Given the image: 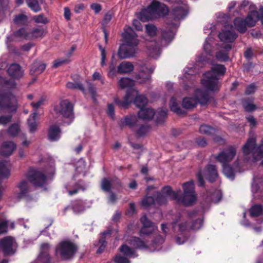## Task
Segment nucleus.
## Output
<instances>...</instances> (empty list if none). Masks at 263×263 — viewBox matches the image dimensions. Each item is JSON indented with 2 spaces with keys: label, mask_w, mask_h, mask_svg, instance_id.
<instances>
[{
  "label": "nucleus",
  "mask_w": 263,
  "mask_h": 263,
  "mask_svg": "<svg viewBox=\"0 0 263 263\" xmlns=\"http://www.w3.org/2000/svg\"><path fill=\"white\" fill-rule=\"evenodd\" d=\"M46 68V65L40 61H35L31 66L30 73L31 74H39L43 72Z\"/></svg>",
  "instance_id": "cd10ccee"
},
{
  "label": "nucleus",
  "mask_w": 263,
  "mask_h": 263,
  "mask_svg": "<svg viewBox=\"0 0 263 263\" xmlns=\"http://www.w3.org/2000/svg\"><path fill=\"white\" fill-rule=\"evenodd\" d=\"M115 261L117 263H129L128 259L120 255H117L115 256Z\"/></svg>",
  "instance_id": "69168bd1"
},
{
  "label": "nucleus",
  "mask_w": 263,
  "mask_h": 263,
  "mask_svg": "<svg viewBox=\"0 0 263 263\" xmlns=\"http://www.w3.org/2000/svg\"><path fill=\"white\" fill-rule=\"evenodd\" d=\"M17 100L12 94H4L0 90V108L9 112H15L17 109Z\"/></svg>",
  "instance_id": "f8f14e48"
},
{
  "label": "nucleus",
  "mask_w": 263,
  "mask_h": 263,
  "mask_svg": "<svg viewBox=\"0 0 263 263\" xmlns=\"http://www.w3.org/2000/svg\"><path fill=\"white\" fill-rule=\"evenodd\" d=\"M38 259L43 263H52L51 258L49 254H40Z\"/></svg>",
  "instance_id": "13d9d810"
},
{
  "label": "nucleus",
  "mask_w": 263,
  "mask_h": 263,
  "mask_svg": "<svg viewBox=\"0 0 263 263\" xmlns=\"http://www.w3.org/2000/svg\"><path fill=\"white\" fill-rule=\"evenodd\" d=\"M150 78L149 74H145L144 71H142L140 74L136 76V79L138 81L139 83H143L146 81L148 80Z\"/></svg>",
  "instance_id": "5fc2aeb1"
},
{
  "label": "nucleus",
  "mask_w": 263,
  "mask_h": 263,
  "mask_svg": "<svg viewBox=\"0 0 263 263\" xmlns=\"http://www.w3.org/2000/svg\"><path fill=\"white\" fill-rule=\"evenodd\" d=\"M30 39V33L29 29L27 28H21L16 32H15L12 35L7 37V42H13L17 40Z\"/></svg>",
  "instance_id": "aec40b11"
},
{
  "label": "nucleus",
  "mask_w": 263,
  "mask_h": 263,
  "mask_svg": "<svg viewBox=\"0 0 263 263\" xmlns=\"http://www.w3.org/2000/svg\"><path fill=\"white\" fill-rule=\"evenodd\" d=\"M131 244L135 247L139 249H144L146 248V245L144 242L142 241L139 238L134 237L131 240Z\"/></svg>",
  "instance_id": "c03bdc74"
},
{
  "label": "nucleus",
  "mask_w": 263,
  "mask_h": 263,
  "mask_svg": "<svg viewBox=\"0 0 263 263\" xmlns=\"http://www.w3.org/2000/svg\"><path fill=\"white\" fill-rule=\"evenodd\" d=\"M9 74L14 78H19L23 75V71L17 64H11L8 69Z\"/></svg>",
  "instance_id": "b1692460"
},
{
  "label": "nucleus",
  "mask_w": 263,
  "mask_h": 263,
  "mask_svg": "<svg viewBox=\"0 0 263 263\" xmlns=\"http://www.w3.org/2000/svg\"><path fill=\"white\" fill-rule=\"evenodd\" d=\"M197 214L194 211L189 213L187 218L178 224L179 231L183 232L199 229L202 224V219L198 217Z\"/></svg>",
  "instance_id": "423d86ee"
},
{
  "label": "nucleus",
  "mask_w": 263,
  "mask_h": 263,
  "mask_svg": "<svg viewBox=\"0 0 263 263\" xmlns=\"http://www.w3.org/2000/svg\"><path fill=\"white\" fill-rule=\"evenodd\" d=\"M11 119L12 116L11 115L0 116V124L3 125H6L11 121Z\"/></svg>",
  "instance_id": "e2e57ef3"
},
{
  "label": "nucleus",
  "mask_w": 263,
  "mask_h": 263,
  "mask_svg": "<svg viewBox=\"0 0 263 263\" xmlns=\"http://www.w3.org/2000/svg\"><path fill=\"white\" fill-rule=\"evenodd\" d=\"M14 240L11 237H6L0 241V247L5 255L12 254L14 253L12 247Z\"/></svg>",
  "instance_id": "6ab92c4d"
},
{
  "label": "nucleus",
  "mask_w": 263,
  "mask_h": 263,
  "mask_svg": "<svg viewBox=\"0 0 263 263\" xmlns=\"http://www.w3.org/2000/svg\"><path fill=\"white\" fill-rule=\"evenodd\" d=\"M200 133L206 135H211L215 133V130L213 127L206 125H201L199 128Z\"/></svg>",
  "instance_id": "de8ad7c7"
},
{
  "label": "nucleus",
  "mask_w": 263,
  "mask_h": 263,
  "mask_svg": "<svg viewBox=\"0 0 263 263\" xmlns=\"http://www.w3.org/2000/svg\"><path fill=\"white\" fill-rule=\"evenodd\" d=\"M154 1L145 9H143L140 14V18L143 21L152 20L157 17Z\"/></svg>",
  "instance_id": "dca6fc26"
},
{
  "label": "nucleus",
  "mask_w": 263,
  "mask_h": 263,
  "mask_svg": "<svg viewBox=\"0 0 263 263\" xmlns=\"http://www.w3.org/2000/svg\"><path fill=\"white\" fill-rule=\"evenodd\" d=\"M29 182L34 186H41L46 182V177L42 172L32 170H31L27 175Z\"/></svg>",
  "instance_id": "4468645a"
},
{
  "label": "nucleus",
  "mask_w": 263,
  "mask_h": 263,
  "mask_svg": "<svg viewBox=\"0 0 263 263\" xmlns=\"http://www.w3.org/2000/svg\"><path fill=\"white\" fill-rule=\"evenodd\" d=\"M72 209L76 213H79L84 211L85 209V205L82 201H76L73 204Z\"/></svg>",
  "instance_id": "4c0bfd02"
},
{
  "label": "nucleus",
  "mask_w": 263,
  "mask_h": 263,
  "mask_svg": "<svg viewBox=\"0 0 263 263\" xmlns=\"http://www.w3.org/2000/svg\"><path fill=\"white\" fill-rule=\"evenodd\" d=\"M33 20L37 23L46 24L48 22L47 18L42 14L34 16Z\"/></svg>",
  "instance_id": "052dcab7"
},
{
  "label": "nucleus",
  "mask_w": 263,
  "mask_h": 263,
  "mask_svg": "<svg viewBox=\"0 0 263 263\" xmlns=\"http://www.w3.org/2000/svg\"><path fill=\"white\" fill-rule=\"evenodd\" d=\"M216 57L218 60L220 61H226L229 59L228 53L225 51H219L218 52Z\"/></svg>",
  "instance_id": "680f3d73"
},
{
  "label": "nucleus",
  "mask_w": 263,
  "mask_h": 263,
  "mask_svg": "<svg viewBox=\"0 0 263 263\" xmlns=\"http://www.w3.org/2000/svg\"><path fill=\"white\" fill-rule=\"evenodd\" d=\"M20 130V127L17 124L11 125L8 129L7 132L11 137H16Z\"/></svg>",
  "instance_id": "37998d69"
},
{
  "label": "nucleus",
  "mask_w": 263,
  "mask_h": 263,
  "mask_svg": "<svg viewBox=\"0 0 263 263\" xmlns=\"http://www.w3.org/2000/svg\"><path fill=\"white\" fill-rule=\"evenodd\" d=\"M136 120L135 116L126 117L123 121H121V126L128 125L132 127L133 125L134 122Z\"/></svg>",
  "instance_id": "3c124183"
},
{
  "label": "nucleus",
  "mask_w": 263,
  "mask_h": 263,
  "mask_svg": "<svg viewBox=\"0 0 263 263\" xmlns=\"http://www.w3.org/2000/svg\"><path fill=\"white\" fill-rule=\"evenodd\" d=\"M17 187L20 190V193H17L16 197L18 200L25 197L30 191V186L28 182L25 180H21L17 185Z\"/></svg>",
  "instance_id": "412c9836"
},
{
  "label": "nucleus",
  "mask_w": 263,
  "mask_h": 263,
  "mask_svg": "<svg viewBox=\"0 0 263 263\" xmlns=\"http://www.w3.org/2000/svg\"><path fill=\"white\" fill-rule=\"evenodd\" d=\"M183 194L179 196L178 194L177 202L186 206L193 204L196 200V195L194 191V184L193 181H190L182 184Z\"/></svg>",
  "instance_id": "1a4fd4ad"
},
{
  "label": "nucleus",
  "mask_w": 263,
  "mask_h": 263,
  "mask_svg": "<svg viewBox=\"0 0 263 263\" xmlns=\"http://www.w3.org/2000/svg\"><path fill=\"white\" fill-rule=\"evenodd\" d=\"M223 165V174L228 177L231 179L234 178V172L232 168L228 165V164Z\"/></svg>",
  "instance_id": "49530a36"
},
{
  "label": "nucleus",
  "mask_w": 263,
  "mask_h": 263,
  "mask_svg": "<svg viewBox=\"0 0 263 263\" xmlns=\"http://www.w3.org/2000/svg\"><path fill=\"white\" fill-rule=\"evenodd\" d=\"M174 32L170 29L162 30L161 43L152 47H148L149 55L154 59H157L160 54V46H165L170 43L174 37Z\"/></svg>",
  "instance_id": "9b49d317"
},
{
  "label": "nucleus",
  "mask_w": 263,
  "mask_h": 263,
  "mask_svg": "<svg viewBox=\"0 0 263 263\" xmlns=\"http://www.w3.org/2000/svg\"><path fill=\"white\" fill-rule=\"evenodd\" d=\"M187 14V6L185 4L181 3H175L173 5V14L177 19H181Z\"/></svg>",
  "instance_id": "a211bd4d"
},
{
  "label": "nucleus",
  "mask_w": 263,
  "mask_h": 263,
  "mask_svg": "<svg viewBox=\"0 0 263 263\" xmlns=\"http://www.w3.org/2000/svg\"><path fill=\"white\" fill-rule=\"evenodd\" d=\"M118 85L121 88H129L135 85V81L127 78H122L118 82Z\"/></svg>",
  "instance_id": "2f4dec72"
},
{
  "label": "nucleus",
  "mask_w": 263,
  "mask_h": 263,
  "mask_svg": "<svg viewBox=\"0 0 263 263\" xmlns=\"http://www.w3.org/2000/svg\"><path fill=\"white\" fill-rule=\"evenodd\" d=\"M242 105L245 110L249 112L254 111L257 108L256 106L253 103V101L247 99L243 100Z\"/></svg>",
  "instance_id": "58836bf2"
},
{
  "label": "nucleus",
  "mask_w": 263,
  "mask_h": 263,
  "mask_svg": "<svg viewBox=\"0 0 263 263\" xmlns=\"http://www.w3.org/2000/svg\"><path fill=\"white\" fill-rule=\"evenodd\" d=\"M150 130V127L147 125H142L137 130L136 133L138 136L142 137L144 136Z\"/></svg>",
  "instance_id": "864d4df0"
},
{
  "label": "nucleus",
  "mask_w": 263,
  "mask_h": 263,
  "mask_svg": "<svg viewBox=\"0 0 263 263\" xmlns=\"http://www.w3.org/2000/svg\"><path fill=\"white\" fill-rule=\"evenodd\" d=\"M146 32L150 36H154L156 34L157 29L153 24H149L145 25Z\"/></svg>",
  "instance_id": "a18cd8bd"
},
{
  "label": "nucleus",
  "mask_w": 263,
  "mask_h": 263,
  "mask_svg": "<svg viewBox=\"0 0 263 263\" xmlns=\"http://www.w3.org/2000/svg\"><path fill=\"white\" fill-rule=\"evenodd\" d=\"M261 206L259 205H255L251 208L250 215L252 217H257L261 214Z\"/></svg>",
  "instance_id": "603ef678"
},
{
  "label": "nucleus",
  "mask_w": 263,
  "mask_h": 263,
  "mask_svg": "<svg viewBox=\"0 0 263 263\" xmlns=\"http://www.w3.org/2000/svg\"><path fill=\"white\" fill-rule=\"evenodd\" d=\"M205 175L210 182H213L218 177V173L216 166L213 165H209L205 170Z\"/></svg>",
  "instance_id": "a878e982"
},
{
  "label": "nucleus",
  "mask_w": 263,
  "mask_h": 263,
  "mask_svg": "<svg viewBox=\"0 0 263 263\" xmlns=\"http://www.w3.org/2000/svg\"><path fill=\"white\" fill-rule=\"evenodd\" d=\"M180 192V191H177V192H173L170 186H166L163 187L161 192L159 193L164 195L168 198L174 199L177 201V199H178V194Z\"/></svg>",
  "instance_id": "c756f323"
},
{
  "label": "nucleus",
  "mask_w": 263,
  "mask_h": 263,
  "mask_svg": "<svg viewBox=\"0 0 263 263\" xmlns=\"http://www.w3.org/2000/svg\"><path fill=\"white\" fill-rule=\"evenodd\" d=\"M110 231H107L102 234V235L99 241V243L100 245L98 250L97 251V253H101L104 250L106 246V241L105 239V235H110Z\"/></svg>",
  "instance_id": "e433bc0d"
},
{
  "label": "nucleus",
  "mask_w": 263,
  "mask_h": 263,
  "mask_svg": "<svg viewBox=\"0 0 263 263\" xmlns=\"http://www.w3.org/2000/svg\"><path fill=\"white\" fill-rule=\"evenodd\" d=\"M50 248V245L49 243H43L41 246V253L40 254H48L47 253L48 250Z\"/></svg>",
  "instance_id": "774afa93"
},
{
  "label": "nucleus",
  "mask_w": 263,
  "mask_h": 263,
  "mask_svg": "<svg viewBox=\"0 0 263 263\" xmlns=\"http://www.w3.org/2000/svg\"><path fill=\"white\" fill-rule=\"evenodd\" d=\"M170 107L171 110L176 113L178 115H183L185 112L184 110L180 108L179 106L178 103L176 101V100L174 98H172L170 101Z\"/></svg>",
  "instance_id": "72a5a7b5"
},
{
  "label": "nucleus",
  "mask_w": 263,
  "mask_h": 263,
  "mask_svg": "<svg viewBox=\"0 0 263 263\" xmlns=\"http://www.w3.org/2000/svg\"><path fill=\"white\" fill-rule=\"evenodd\" d=\"M78 250L77 245L70 241H63L56 247L55 254L63 260H69L73 257Z\"/></svg>",
  "instance_id": "0eeeda50"
},
{
  "label": "nucleus",
  "mask_w": 263,
  "mask_h": 263,
  "mask_svg": "<svg viewBox=\"0 0 263 263\" xmlns=\"http://www.w3.org/2000/svg\"><path fill=\"white\" fill-rule=\"evenodd\" d=\"M132 101H134V104L140 108L144 106L147 102L146 98L144 96L138 95V91L134 89L128 90L123 101H121L119 99L115 100L117 104L124 108H127Z\"/></svg>",
  "instance_id": "39448f33"
},
{
  "label": "nucleus",
  "mask_w": 263,
  "mask_h": 263,
  "mask_svg": "<svg viewBox=\"0 0 263 263\" xmlns=\"http://www.w3.org/2000/svg\"><path fill=\"white\" fill-rule=\"evenodd\" d=\"M85 164L84 161L80 160L78 162L77 167H76V171L78 173H81L83 172V170L85 168Z\"/></svg>",
  "instance_id": "338daca9"
},
{
  "label": "nucleus",
  "mask_w": 263,
  "mask_h": 263,
  "mask_svg": "<svg viewBox=\"0 0 263 263\" xmlns=\"http://www.w3.org/2000/svg\"><path fill=\"white\" fill-rule=\"evenodd\" d=\"M120 250L126 256L133 257L137 256L135 255V251L126 245H122Z\"/></svg>",
  "instance_id": "79ce46f5"
},
{
  "label": "nucleus",
  "mask_w": 263,
  "mask_h": 263,
  "mask_svg": "<svg viewBox=\"0 0 263 263\" xmlns=\"http://www.w3.org/2000/svg\"><path fill=\"white\" fill-rule=\"evenodd\" d=\"M155 198L156 200V204L157 203L159 204H165L167 202V199H168V197L158 193L155 195Z\"/></svg>",
  "instance_id": "8fccbe9b"
},
{
  "label": "nucleus",
  "mask_w": 263,
  "mask_h": 263,
  "mask_svg": "<svg viewBox=\"0 0 263 263\" xmlns=\"http://www.w3.org/2000/svg\"><path fill=\"white\" fill-rule=\"evenodd\" d=\"M218 36L221 41L227 42H233L237 37V34L232 30L231 26H226L223 30L219 33Z\"/></svg>",
  "instance_id": "2eb2a0df"
},
{
  "label": "nucleus",
  "mask_w": 263,
  "mask_h": 263,
  "mask_svg": "<svg viewBox=\"0 0 263 263\" xmlns=\"http://www.w3.org/2000/svg\"><path fill=\"white\" fill-rule=\"evenodd\" d=\"M155 115V112L151 108H140V110L138 112V117L139 118L143 120H150L153 118Z\"/></svg>",
  "instance_id": "bb28decb"
},
{
  "label": "nucleus",
  "mask_w": 263,
  "mask_h": 263,
  "mask_svg": "<svg viewBox=\"0 0 263 263\" xmlns=\"http://www.w3.org/2000/svg\"><path fill=\"white\" fill-rule=\"evenodd\" d=\"M45 99L44 98H41L37 102H31V105L33 109V112H37V109L42 105L44 104Z\"/></svg>",
  "instance_id": "4d7b16f0"
},
{
  "label": "nucleus",
  "mask_w": 263,
  "mask_h": 263,
  "mask_svg": "<svg viewBox=\"0 0 263 263\" xmlns=\"http://www.w3.org/2000/svg\"><path fill=\"white\" fill-rule=\"evenodd\" d=\"M255 138H249L242 148L243 155L247 159L252 158L254 161L261 159L263 157V143L259 146L256 144Z\"/></svg>",
  "instance_id": "20e7f679"
},
{
  "label": "nucleus",
  "mask_w": 263,
  "mask_h": 263,
  "mask_svg": "<svg viewBox=\"0 0 263 263\" xmlns=\"http://www.w3.org/2000/svg\"><path fill=\"white\" fill-rule=\"evenodd\" d=\"M10 174V170L6 163L0 162V179L8 178Z\"/></svg>",
  "instance_id": "473e14b6"
},
{
  "label": "nucleus",
  "mask_w": 263,
  "mask_h": 263,
  "mask_svg": "<svg viewBox=\"0 0 263 263\" xmlns=\"http://www.w3.org/2000/svg\"><path fill=\"white\" fill-rule=\"evenodd\" d=\"M226 72V68L220 64L214 65L211 70L206 72L202 80V84L208 90H216L219 88L218 76L223 75Z\"/></svg>",
  "instance_id": "7ed1b4c3"
},
{
  "label": "nucleus",
  "mask_w": 263,
  "mask_h": 263,
  "mask_svg": "<svg viewBox=\"0 0 263 263\" xmlns=\"http://www.w3.org/2000/svg\"><path fill=\"white\" fill-rule=\"evenodd\" d=\"M122 36L125 43L120 47L118 53L119 57L123 59L134 56L136 46L139 44L137 35L130 27L126 26Z\"/></svg>",
  "instance_id": "f257e3e1"
},
{
  "label": "nucleus",
  "mask_w": 263,
  "mask_h": 263,
  "mask_svg": "<svg viewBox=\"0 0 263 263\" xmlns=\"http://www.w3.org/2000/svg\"><path fill=\"white\" fill-rule=\"evenodd\" d=\"M195 96L196 98L187 97L183 99L182 105L184 108L192 109L198 103L203 105L206 104L209 100V95L205 90L197 89L195 92Z\"/></svg>",
  "instance_id": "6e6552de"
},
{
  "label": "nucleus",
  "mask_w": 263,
  "mask_h": 263,
  "mask_svg": "<svg viewBox=\"0 0 263 263\" xmlns=\"http://www.w3.org/2000/svg\"><path fill=\"white\" fill-rule=\"evenodd\" d=\"M61 133L59 126L56 124L51 125L48 130V138L52 141H57L60 139Z\"/></svg>",
  "instance_id": "5701e85b"
},
{
  "label": "nucleus",
  "mask_w": 263,
  "mask_h": 263,
  "mask_svg": "<svg viewBox=\"0 0 263 263\" xmlns=\"http://www.w3.org/2000/svg\"><path fill=\"white\" fill-rule=\"evenodd\" d=\"M134 70V65L129 62H122L117 68V72L119 74H125L132 72Z\"/></svg>",
  "instance_id": "393cba45"
},
{
  "label": "nucleus",
  "mask_w": 263,
  "mask_h": 263,
  "mask_svg": "<svg viewBox=\"0 0 263 263\" xmlns=\"http://www.w3.org/2000/svg\"><path fill=\"white\" fill-rule=\"evenodd\" d=\"M28 7L35 12L40 11L41 10L37 0H26Z\"/></svg>",
  "instance_id": "c9c22d12"
},
{
  "label": "nucleus",
  "mask_w": 263,
  "mask_h": 263,
  "mask_svg": "<svg viewBox=\"0 0 263 263\" xmlns=\"http://www.w3.org/2000/svg\"><path fill=\"white\" fill-rule=\"evenodd\" d=\"M67 87L71 89H78L84 92V88L82 85L80 83L77 82H68L67 84Z\"/></svg>",
  "instance_id": "6e6d98bb"
},
{
  "label": "nucleus",
  "mask_w": 263,
  "mask_h": 263,
  "mask_svg": "<svg viewBox=\"0 0 263 263\" xmlns=\"http://www.w3.org/2000/svg\"><path fill=\"white\" fill-rule=\"evenodd\" d=\"M141 221L143 225L140 231L141 236H143L145 235H149L157 229L155 225L148 220L146 216H143L141 218Z\"/></svg>",
  "instance_id": "f3484780"
},
{
  "label": "nucleus",
  "mask_w": 263,
  "mask_h": 263,
  "mask_svg": "<svg viewBox=\"0 0 263 263\" xmlns=\"http://www.w3.org/2000/svg\"><path fill=\"white\" fill-rule=\"evenodd\" d=\"M30 39H35L42 37L45 33V30L43 28H33L29 29Z\"/></svg>",
  "instance_id": "f704fd0d"
},
{
  "label": "nucleus",
  "mask_w": 263,
  "mask_h": 263,
  "mask_svg": "<svg viewBox=\"0 0 263 263\" xmlns=\"http://www.w3.org/2000/svg\"><path fill=\"white\" fill-rule=\"evenodd\" d=\"M88 92L91 96L92 99L94 101H96V88L91 84H88Z\"/></svg>",
  "instance_id": "0e129e2a"
},
{
  "label": "nucleus",
  "mask_w": 263,
  "mask_h": 263,
  "mask_svg": "<svg viewBox=\"0 0 263 263\" xmlns=\"http://www.w3.org/2000/svg\"><path fill=\"white\" fill-rule=\"evenodd\" d=\"M154 1L157 16H164L168 14V8L165 5L156 1Z\"/></svg>",
  "instance_id": "7c9ffc66"
},
{
  "label": "nucleus",
  "mask_w": 263,
  "mask_h": 263,
  "mask_svg": "<svg viewBox=\"0 0 263 263\" xmlns=\"http://www.w3.org/2000/svg\"><path fill=\"white\" fill-rule=\"evenodd\" d=\"M153 204H156V200L152 196H146L141 201V205L147 208Z\"/></svg>",
  "instance_id": "a19ab883"
},
{
  "label": "nucleus",
  "mask_w": 263,
  "mask_h": 263,
  "mask_svg": "<svg viewBox=\"0 0 263 263\" xmlns=\"http://www.w3.org/2000/svg\"><path fill=\"white\" fill-rule=\"evenodd\" d=\"M37 116V112H33L30 115L28 119V125L30 133H34L37 130V123L36 119Z\"/></svg>",
  "instance_id": "c85d7f7f"
},
{
  "label": "nucleus",
  "mask_w": 263,
  "mask_h": 263,
  "mask_svg": "<svg viewBox=\"0 0 263 263\" xmlns=\"http://www.w3.org/2000/svg\"><path fill=\"white\" fill-rule=\"evenodd\" d=\"M236 154V148L230 146L219 153L215 159L222 165L228 164L231 162Z\"/></svg>",
  "instance_id": "ddd939ff"
},
{
  "label": "nucleus",
  "mask_w": 263,
  "mask_h": 263,
  "mask_svg": "<svg viewBox=\"0 0 263 263\" xmlns=\"http://www.w3.org/2000/svg\"><path fill=\"white\" fill-rule=\"evenodd\" d=\"M53 114L65 119L71 120L74 118L73 107L71 103L68 100H63L53 105Z\"/></svg>",
  "instance_id": "9d476101"
},
{
  "label": "nucleus",
  "mask_w": 263,
  "mask_h": 263,
  "mask_svg": "<svg viewBox=\"0 0 263 263\" xmlns=\"http://www.w3.org/2000/svg\"><path fill=\"white\" fill-rule=\"evenodd\" d=\"M260 20L263 24V7L261 6L259 12L252 11L250 12L246 17L243 19L237 17L234 21V24L235 28L240 33H245L247 31V27L254 26L256 23Z\"/></svg>",
  "instance_id": "f03ea898"
},
{
  "label": "nucleus",
  "mask_w": 263,
  "mask_h": 263,
  "mask_svg": "<svg viewBox=\"0 0 263 263\" xmlns=\"http://www.w3.org/2000/svg\"><path fill=\"white\" fill-rule=\"evenodd\" d=\"M16 144L12 141H6L4 142L1 147V153L4 156L11 155L16 149Z\"/></svg>",
  "instance_id": "4be33fe9"
},
{
  "label": "nucleus",
  "mask_w": 263,
  "mask_h": 263,
  "mask_svg": "<svg viewBox=\"0 0 263 263\" xmlns=\"http://www.w3.org/2000/svg\"><path fill=\"white\" fill-rule=\"evenodd\" d=\"M111 184L110 181L107 179L104 178L102 182V188L106 192H109L111 189Z\"/></svg>",
  "instance_id": "bf43d9fd"
},
{
  "label": "nucleus",
  "mask_w": 263,
  "mask_h": 263,
  "mask_svg": "<svg viewBox=\"0 0 263 263\" xmlns=\"http://www.w3.org/2000/svg\"><path fill=\"white\" fill-rule=\"evenodd\" d=\"M27 16L23 14H20L16 15L14 18V22L17 24H25L27 22Z\"/></svg>",
  "instance_id": "09e8293b"
},
{
  "label": "nucleus",
  "mask_w": 263,
  "mask_h": 263,
  "mask_svg": "<svg viewBox=\"0 0 263 263\" xmlns=\"http://www.w3.org/2000/svg\"><path fill=\"white\" fill-rule=\"evenodd\" d=\"M66 191L69 196H73L78 193L80 190H84L82 187L78 183L74 184L73 189H72L69 185L66 186Z\"/></svg>",
  "instance_id": "ea45409f"
}]
</instances>
